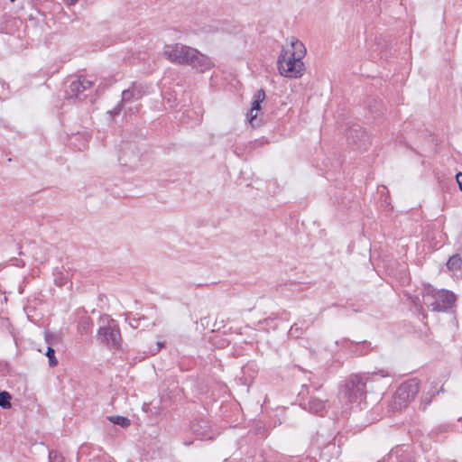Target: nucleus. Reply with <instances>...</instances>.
I'll list each match as a JSON object with an SVG mask.
<instances>
[{
  "label": "nucleus",
  "mask_w": 462,
  "mask_h": 462,
  "mask_svg": "<svg viewBox=\"0 0 462 462\" xmlns=\"http://www.w3.org/2000/svg\"><path fill=\"white\" fill-rule=\"evenodd\" d=\"M162 55L172 63L189 66L200 73L209 70L214 66L209 57L195 48L181 43L166 45Z\"/></svg>",
  "instance_id": "1"
},
{
  "label": "nucleus",
  "mask_w": 462,
  "mask_h": 462,
  "mask_svg": "<svg viewBox=\"0 0 462 462\" xmlns=\"http://www.w3.org/2000/svg\"><path fill=\"white\" fill-rule=\"evenodd\" d=\"M305 54L304 44L297 39H292L290 47L283 49L278 57L277 65L281 75L287 78H300L305 71L301 60Z\"/></svg>",
  "instance_id": "2"
},
{
  "label": "nucleus",
  "mask_w": 462,
  "mask_h": 462,
  "mask_svg": "<svg viewBox=\"0 0 462 462\" xmlns=\"http://www.w3.org/2000/svg\"><path fill=\"white\" fill-rule=\"evenodd\" d=\"M370 375L388 377L392 375V373L387 369H379L367 374H351L340 387V398L348 402L362 401L366 395V383L370 379Z\"/></svg>",
  "instance_id": "3"
},
{
  "label": "nucleus",
  "mask_w": 462,
  "mask_h": 462,
  "mask_svg": "<svg viewBox=\"0 0 462 462\" xmlns=\"http://www.w3.org/2000/svg\"><path fill=\"white\" fill-rule=\"evenodd\" d=\"M456 300V295L447 290H437L431 286L424 290L423 302L433 311H446L451 309Z\"/></svg>",
  "instance_id": "4"
},
{
  "label": "nucleus",
  "mask_w": 462,
  "mask_h": 462,
  "mask_svg": "<svg viewBox=\"0 0 462 462\" xmlns=\"http://www.w3.org/2000/svg\"><path fill=\"white\" fill-rule=\"evenodd\" d=\"M420 391V381L417 378H411L403 382L394 393L393 398V407L395 410H402L414 400Z\"/></svg>",
  "instance_id": "5"
},
{
  "label": "nucleus",
  "mask_w": 462,
  "mask_h": 462,
  "mask_svg": "<svg viewBox=\"0 0 462 462\" xmlns=\"http://www.w3.org/2000/svg\"><path fill=\"white\" fill-rule=\"evenodd\" d=\"M97 338L110 349L119 350L122 348L120 329L114 319H110L107 325L99 328Z\"/></svg>",
  "instance_id": "6"
},
{
  "label": "nucleus",
  "mask_w": 462,
  "mask_h": 462,
  "mask_svg": "<svg viewBox=\"0 0 462 462\" xmlns=\"http://www.w3.org/2000/svg\"><path fill=\"white\" fill-rule=\"evenodd\" d=\"M145 95V89L143 85L133 83L131 87L122 92L120 102L109 111L113 116H117L123 110L124 106L141 99Z\"/></svg>",
  "instance_id": "7"
},
{
  "label": "nucleus",
  "mask_w": 462,
  "mask_h": 462,
  "mask_svg": "<svg viewBox=\"0 0 462 462\" xmlns=\"http://www.w3.org/2000/svg\"><path fill=\"white\" fill-rule=\"evenodd\" d=\"M309 393V387L303 385L299 393L300 406L310 413L322 416L326 408V402L314 396L308 397Z\"/></svg>",
  "instance_id": "8"
},
{
  "label": "nucleus",
  "mask_w": 462,
  "mask_h": 462,
  "mask_svg": "<svg viewBox=\"0 0 462 462\" xmlns=\"http://www.w3.org/2000/svg\"><path fill=\"white\" fill-rule=\"evenodd\" d=\"M345 135L348 144L355 146L356 149H365L369 143L368 134L358 124L348 125Z\"/></svg>",
  "instance_id": "9"
},
{
  "label": "nucleus",
  "mask_w": 462,
  "mask_h": 462,
  "mask_svg": "<svg viewBox=\"0 0 462 462\" xmlns=\"http://www.w3.org/2000/svg\"><path fill=\"white\" fill-rule=\"evenodd\" d=\"M93 86V81L88 79L84 76L79 77L72 80L66 90L68 98L83 99L87 97L86 91L89 90Z\"/></svg>",
  "instance_id": "10"
},
{
  "label": "nucleus",
  "mask_w": 462,
  "mask_h": 462,
  "mask_svg": "<svg viewBox=\"0 0 462 462\" xmlns=\"http://www.w3.org/2000/svg\"><path fill=\"white\" fill-rule=\"evenodd\" d=\"M265 98V91L261 88L256 91V93L254 95L253 102H252V107L250 111L247 113V117L249 119L250 124L253 126L258 125L256 114H254V111H259L261 108V103Z\"/></svg>",
  "instance_id": "11"
},
{
  "label": "nucleus",
  "mask_w": 462,
  "mask_h": 462,
  "mask_svg": "<svg viewBox=\"0 0 462 462\" xmlns=\"http://www.w3.org/2000/svg\"><path fill=\"white\" fill-rule=\"evenodd\" d=\"M94 327L93 320L88 316H82L78 323L77 329L81 336L90 335Z\"/></svg>",
  "instance_id": "12"
},
{
  "label": "nucleus",
  "mask_w": 462,
  "mask_h": 462,
  "mask_svg": "<svg viewBox=\"0 0 462 462\" xmlns=\"http://www.w3.org/2000/svg\"><path fill=\"white\" fill-rule=\"evenodd\" d=\"M210 426L208 420L200 419L196 420L191 423L192 431L201 438L207 436V432L209 430Z\"/></svg>",
  "instance_id": "13"
},
{
  "label": "nucleus",
  "mask_w": 462,
  "mask_h": 462,
  "mask_svg": "<svg viewBox=\"0 0 462 462\" xmlns=\"http://www.w3.org/2000/svg\"><path fill=\"white\" fill-rule=\"evenodd\" d=\"M371 348V343L365 340L357 342L350 341V349L358 356H365L368 354Z\"/></svg>",
  "instance_id": "14"
},
{
  "label": "nucleus",
  "mask_w": 462,
  "mask_h": 462,
  "mask_svg": "<svg viewBox=\"0 0 462 462\" xmlns=\"http://www.w3.org/2000/svg\"><path fill=\"white\" fill-rule=\"evenodd\" d=\"M129 324L134 328L144 330L152 326L153 322L150 321L145 316L140 315L137 318L131 319Z\"/></svg>",
  "instance_id": "15"
},
{
  "label": "nucleus",
  "mask_w": 462,
  "mask_h": 462,
  "mask_svg": "<svg viewBox=\"0 0 462 462\" xmlns=\"http://www.w3.org/2000/svg\"><path fill=\"white\" fill-rule=\"evenodd\" d=\"M461 257L457 254H455L451 257H449V259L448 260L447 262V267L448 269L449 270H458L461 266Z\"/></svg>",
  "instance_id": "16"
},
{
  "label": "nucleus",
  "mask_w": 462,
  "mask_h": 462,
  "mask_svg": "<svg viewBox=\"0 0 462 462\" xmlns=\"http://www.w3.org/2000/svg\"><path fill=\"white\" fill-rule=\"evenodd\" d=\"M109 420L113 422L114 424L119 425L123 428H126L130 425V420L124 416H110L108 417Z\"/></svg>",
  "instance_id": "17"
},
{
  "label": "nucleus",
  "mask_w": 462,
  "mask_h": 462,
  "mask_svg": "<svg viewBox=\"0 0 462 462\" xmlns=\"http://www.w3.org/2000/svg\"><path fill=\"white\" fill-rule=\"evenodd\" d=\"M11 394L6 391L0 392V407L8 409L11 407Z\"/></svg>",
  "instance_id": "18"
},
{
  "label": "nucleus",
  "mask_w": 462,
  "mask_h": 462,
  "mask_svg": "<svg viewBox=\"0 0 462 462\" xmlns=\"http://www.w3.org/2000/svg\"><path fill=\"white\" fill-rule=\"evenodd\" d=\"M45 356L49 358L50 366L53 367L58 365V360L55 357V350L51 346H48Z\"/></svg>",
  "instance_id": "19"
},
{
  "label": "nucleus",
  "mask_w": 462,
  "mask_h": 462,
  "mask_svg": "<svg viewBox=\"0 0 462 462\" xmlns=\"http://www.w3.org/2000/svg\"><path fill=\"white\" fill-rule=\"evenodd\" d=\"M434 393H428L421 396V402L420 409L425 411L427 407L431 403Z\"/></svg>",
  "instance_id": "20"
},
{
  "label": "nucleus",
  "mask_w": 462,
  "mask_h": 462,
  "mask_svg": "<svg viewBox=\"0 0 462 462\" xmlns=\"http://www.w3.org/2000/svg\"><path fill=\"white\" fill-rule=\"evenodd\" d=\"M50 462H64V457L56 450L49 452Z\"/></svg>",
  "instance_id": "21"
},
{
  "label": "nucleus",
  "mask_w": 462,
  "mask_h": 462,
  "mask_svg": "<svg viewBox=\"0 0 462 462\" xmlns=\"http://www.w3.org/2000/svg\"><path fill=\"white\" fill-rule=\"evenodd\" d=\"M401 457H402V455H399L397 450H392L388 455V461L398 462Z\"/></svg>",
  "instance_id": "22"
},
{
  "label": "nucleus",
  "mask_w": 462,
  "mask_h": 462,
  "mask_svg": "<svg viewBox=\"0 0 462 462\" xmlns=\"http://www.w3.org/2000/svg\"><path fill=\"white\" fill-rule=\"evenodd\" d=\"M457 181L459 189L462 190V172L457 174Z\"/></svg>",
  "instance_id": "23"
},
{
  "label": "nucleus",
  "mask_w": 462,
  "mask_h": 462,
  "mask_svg": "<svg viewBox=\"0 0 462 462\" xmlns=\"http://www.w3.org/2000/svg\"><path fill=\"white\" fill-rule=\"evenodd\" d=\"M336 448V444L335 443H332V442H329L326 447H324V448L322 449V453L328 449V450H330V449H335Z\"/></svg>",
  "instance_id": "24"
},
{
  "label": "nucleus",
  "mask_w": 462,
  "mask_h": 462,
  "mask_svg": "<svg viewBox=\"0 0 462 462\" xmlns=\"http://www.w3.org/2000/svg\"><path fill=\"white\" fill-rule=\"evenodd\" d=\"M164 346V344L162 342H158L157 343V351H159L161 348H162Z\"/></svg>",
  "instance_id": "25"
},
{
  "label": "nucleus",
  "mask_w": 462,
  "mask_h": 462,
  "mask_svg": "<svg viewBox=\"0 0 462 462\" xmlns=\"http://www.w3.org/2000/svg\"><path fill=\"white\" fill-rule=\"evenodd\" d=\"M69 5H75L79 0H65Z\"/></svg>",
  "instance_id": "26"
},
{
  "label": "nucleus",
  "mask_w": 462,
  "mask_h": 462,
  "mask_svg": "<svg viewBox=\"0 0 462 462\" xmlns=\"http://www.w3.org/2000/svg\"><path fill=\"white\" fill-rule=\"evenodd\" d=\"M294 329H295V330H297V329H298V324H296V323H295V324H293V325L291 326V331H293Z\"/></svg>",
  "instance_id": "27"
},
{
  "label": "nucleus",
  "mask_w": 462,
  "mask_h": 462,
  "mask_svg": "<svg viewBox=\"0 0 462 462\" xmlns=\"http://www.w3.org/2000/svg\"><path fill=\"white\" fill-rule=\"evenodd\" d=\"M191 442H185V445H190Z\"/></svg>",
  "instance_id": "28"
},
{
  "label": "nucleus",
  "mask_w": 462,
  "mask_h": 462,
  "mask_svg": "<svg viewBox=\"0 0 462 462\" xmlns=\"http://www.w3.org/2000/svg\"><path fill=\"white\" fill-rule=\"evenodd\" d=\"M15 0H10V2H14Z\"/></svg>",
  "instance_id": "29"
}]
</instances>
